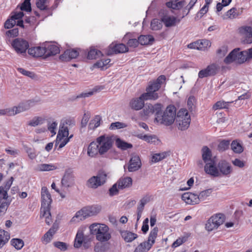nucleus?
<instances>
[{
  "mask_svg": "<svg viewBox=\"0 0 252 252\" xmlns=\"http://www.w3.org/2000/svg\"><path fill=\"white\" fill-rule=\"evenodd\" d=\"M74 125L75 122L71 119L63 118L61 120L55 144V147L58 146V150L63 148L69 141V138H64L68 136L69 129Z\"/></svg>",
  "mask_w": 252,
  "mask_h": 252,
  "instance_id": "1",
  "label": "nucleus"
},
{
  "mask_svg": "<svg viewBox=\"0 0 252 252\" xmlns=\"http://www.w3.org/2000/svg\"><path fill=\"white\" fill-rule=\"evenodd\" d=\"M89 230L90 234L94 235L99 242H106L111 238L110 229L104 223H94L90 225Z\"/></svg>",
  "mask_w": 252,
  "mask_h": 252,
  "instance_id": "2",
  "label": "nucleus"
},
{
  "mask_svg": "<svg viewBox=\"0 0 252 252\" xmlns=\"http://www.w3.org/2000/svg\"><path fill=\"white\" fill-rule=\"evenodd\" d=\"M101 210L100 205H95L83 208L77 212L75 216L71 219V223L79 222L86 218L97 215Z\"/></svg>",
  "mask_w": 252,
  "mask_h": 252,
  "instance_id": "3",
  "label": "nucleus"
},
{
  "mask_svg": "<svg viewBox=\"0 0 252 252\" xmlns=\"http://www.w3.org/2000/svg\"><path fill=\"white\" fill-rule=\"evenodd\" d=\"M176 109L174 106L169 105L165 111L162 113L161 111L155 118V120L161 124L165 126L171 125L175 121Z\"/></svg>",
  "mask_w": 252,
  "mask_h": 252,
  "instance_id": "4",
  "label": "nucleus"
},
{
  "mask_svg": "<svg viewBox=\"0 0 252 252\" xmlns=\"http://www.w3.org/2000/svg\"><path fill=\"white\" fill-rule=\"evenodd\" d=\"M190 116L186 109H181L177 113L175 119L176 125L179 130L187 129L190 123Z\"/></svg>",
  "mask_w": 252,
  "mask_h": 252,
  "instance_id": "5",
  "label": "nucleus"
},
{
  "mask_svg": "<svg viewBox=\"0 0 252 252\" xmlns=\"http://www.w3.org/2000/svg\"><path fill=\"white\" fill-rule=\"evenodd\" d=\"M239 50V48L234 49L232 50L224 59V63L229 64L235 62L237 63L241 64L248 61L246 51L240 52Z\"/></svg>",
  "mask_w": 252,
  "mask_h": 252,
  "instance_id": "6",
  "label": "nucleus"
},
{
  "mask_svg": "<svg viewBox=\"0 0 252 252\" xmlns=\"http://www.w3.org/2000/svg\"><path fill=\"white\" fill-rule=\"evenodd\" d=\"M96 142L99 149V154L103 155L112 148L114 141L110 136L101 135L96 138Z\"/></svg>",
  "mask_w": 252,
  "mask_h": 252,
  "instance_id": "7",
  "label": "nucleus"
},
{
  "mask_svg": "<svg viewBox=\"0 0 252 252\" xmlns=\"http://www.w3.org/2000/svg\"><path fill=\"white\" fill-rule=\"evenodd\" d=\"M106 177L107 175L104 172H99L96 176L91 177L86 185L89 188L96 189L105 183Z\"/></svg>",
  "mask_w": 252,
  "mask_h": 252,
  "instance_id": "8",
  "label": "nucleus"
},
{
  "mask_svg": "<svg viewBox=\"0 0 252 252\" xmlns=\"http://www.w3.org/2000/svg\"><path fill=\"white\" fill-rule=\"evenodd\" d=\"M41 208L42 211L44 212V214L47 213L49 214V209L52 202L51 195L48 189L45 187H43L41 190Z\"/></svg>",
  "mask_w": 252,
  "mask_h": 252,
  "instance_id": "9",
  "label": "nucleus"
},
{
  "mask_svg": "<svg viewBox=\"0 0 252 252\" xmlns=\"http://www.w3.org/2000/svg\"><path fill=\"white\" fill-rule=\"evenodd\" d=\"M224 221V216L221 214H216L211 217L206 223V229L211 231L217 229Z\"/></svg>",
  "mask_w": 252,
  "mask_h": 252,
  "instance_id": "10",
  "label": "nucleus"
},
{
  "mask_svg": "<svg viewBox=\"0 0 252 252\" xmlns=\"http://www.w3.org/2000/svg\"><path fill=\"white\" fill-rule=\"evenodd\" d=\"M12 47L18 54L24 55L29 47V42L21 38L14 39L11 43Z\"/></svg>",
  "mask_w": 252,
  "mask_h": 252,
  "instance_id": "11",
  "label": "nucleus"
},
{
  "mask_svg": "<svg viewBox=\"0 0 252 252\" xmlns=\"http://www.w3.org/2000/svg\"><path fill=\"white\" fill-rule=\"evenodd\" d=\"M219 70V66L216 63H212L206 68L200 70L198 72V77L203 78L208 76L215 75Z\"/></svg>",
  "mask_w": 252,
  "mask_h": 252,
  "instance_id": "12",
  "label": "nucleus"
},
{
  "mask_svg": "<svg viewBox=\"0 0 252 252\" xmlns=\"http://www.w3.org/2000/svg\"><path fill=\"white\" fill-rule=\"evenodd\" d=\"M33 102L31 100H28L20 103L18 106L9 108L10 116H14L20 113L28 110L33 106Z\"/></svg>",
  "mask_w": 252,
  "mask_h": 252,
  "instance_id": "13",
  "label": "nucleus"
},
{
  "mask_svg": "<svg viewBox=\"0 0 252 252\" xmlns=\"http://www.w3.org/2000/svg\"><path fill=\"white\" fill-rule=\"evenodd\" d=\"M161 108L162 105L160 103H156L155 105L146 104L143 111L145 116H149L155 113L157 117L161 111Z\"/></svg>",
  "mask_w": 252,
  "mask_h": 252,
  "instance_id": "14",
  "label": "nucleus"
},
{
  "mask_svg": "<svg viewBox=\"0 0 252 252\" xmlns=\"http://www.w3.org/2000/svg\"><path fill=\"white\" fill-rule=\"evenodd\" d=\"M141 165V161L139 156L133 155L128 163V171L130 172L136 171L140 168Z\"/></svg>",
  "mask_w": 252,
  "mask_h": 252,
  "instance_id": "15",
  "label": "nucleus"
},
{
  "mask_svg": "<svg viewBox=\"0 0 252 252\" xmlns=\"http://www.w3.org/2000/svg\"><path fill=\"white\" fill-rule=\"evenodd\" d=\"M240 33L245 36L243 40L244 43L250 44L252 43V28L250 26H242L239 29Z\"/></svg>",
  "mask_w": 252,
  "mask_h": 252,
  "instance_id": "16",
  "label": "nucleus"
},
{
  "mask_svg": "<svg viewBox=\"0 0 252 252\" xmlns=\"http://www.w3.org/2000/svg\"><path fill=\"white\" fill-rule=\"evenodd\" d=\"M216 165V164L214 160L206 162L204 167L205 172L214 177L220 176V171Z\"/></svg>",
  "mask_w": 252,
  "mask_h": 252,
  "instance_id": "17",
  "label": "nucleus"
},
{
  "mask_svg": "<svg viewBox=\"0 0 252 252\" xmlns=\"http://www.w3.org/2000/svg\"><path fill=\"white\" fill-rule=\"evenodd\" d=\"M218 168L220 175L227 176L231 173L232 168L229 162L225 160L220 161L218 164Z\"/></svg>",
  "mask_w": 252,
  "mask_h": 252,
  "instance_id": "18",
  "label": "nucleus"
},
{
  "mask_svg": "<svg viewBox=\"0 0 252 252\" xmlns=\"http://www.w3.org/2000/svg\"><path fill=\"white\" fill-rule=\"evenodd\" d=\"M45 49L44 58L56 55L60 53L59 47L54 44L46 43L43 44Z\"/></svg>",
  "mask_w": 252,
  "mask_h": 252,
  "instance_id": "19",
  "label": "nucleus"
},
{
  "mask_svg": "<svg viewBox=\"0 0 252 252\" xmlns=\"http://www.w3.org/2000/svg\"><path fill=\"white\" fill-rule=\"evenodd\" d=\"M182 199L188 204L194 205L199 203L197 194L193 193H184L182 196Z\"/></svg>",
  "mask_w": 252,
  "mask_h": 252,
  "instance_id": "20",
  "label": "nucleus"
},
{
  "mask_svg": "<svg viewBox=\"0 0 252 252\" xmlns=\"http://www.w3.org/2000/svg\"><path fill=\"white\" fill-rule=\"evenodd\" d=\"M161 22L164 24L166 27H171L179 23L180 19L171 15H164L161 18Z\"/></svg>",
  "mask_w": 252,
  "mask_h": 252,
  "instance_id": "21",
  "label": "nucleus"
},
{
  "mask_svg": "<svg viewBox=\"0 0 252 252\" xmlns=\"http://www.w3.org/2000/svg\"><path fill=\"white\" fill-rule=\"evenodd\" d=\"M79 55L77 50L68 49L64 51V53L60 56V59L64 62H67L71 59L76 58Z\"/></svg>",
  "mask_w": 252,
  "mask_h": 252,
  "instance_id": "22",
  "label": "nucleus"
},
{
  "mask_svg": "<svg viewBox=\"0 0 252 252\" xmlns=\"http://www.w3.org/2000/svg\"><path fill=\"white\" fill-rule=\"evenodd\" d=\"M165 79L164 75H160L156 80L150 82L147 88L156 93L160 88L161 84L165 82Z\"/></svg>",
  "mask_w": 252,
  "mask_h": 252,
  "instance_id": "23",
  "label": "nucleus"
},
{
  "mask_svg": "<svg viewBox=\"0 0 252 252\" xmlns=\"http://www.w3.org/2000/svg\"><path fill=\"white\" fill-rule=\"evenodd\" d=\"M109 48L111 50L108 52V54L123 53L128 51L127 47L123 43L116 45L112 44L109 46Z\"/></svg>",
  "mask_w": 252,
  "mask_h": 252,
  "instance_id": "24",
  "label": "nucleus"
},
{
  "mask_svg": "<svg viewBox=\"0 0 252 252\" xmlns=\"http://www.w3.org/2000/svg\"><path fill=\"white\" fill-rule=\"evenodd\" d=\"M45 52L43 44L41 46L31 47L28 49L29 54L34 57H44Z\"/></svg>",
  "mask_w": 252,
  "mask_h": 252,
  "instance_id": "25",
  "label": "nucleus"
},
{
  "mask_svg": "<svg viewBox=\"0 0 252 252\" xmlns=\"http://www.w3.org/2000/svg\"><path fill=\"white\" fill-rule=\"evenodd\" d=\"M145 100L143 98H141V96L138 98H133L129 103L130 106L135 110H140L144 106Z\"/></svg>",
  "mask_w": 252,
  "mask_h": 252,
  "instance_id": "26",
  "label": "nucleus"
},
{
  "mask_svg": "<svg viewBox=\"0 0 252 252\" xmlns=\"http://www.w3.org/2000/svg\"><path fill=\"white\" fill-rule=\"evenodd\" d=\"M132 180L129 177H126L120 178L117 181V185L119 189L128 188L131 186Z\"/></svg>",
  "mask_w": 252,
  "mask_h": 252,
  "instance_id": "27",
  "label": "nucleus"
},
{
  "mask_svg": "<svg viewBox=\"0 0 252 252\" xmlns=\"http://www.w3.org/2000/svg\"><path fill=\"white\" fill-rule=\"evenodd\" d=\"M179 0H170L166 3L167 7L174 10H179L183 8L186 4L184 0L178 1Z\"/></svg>",
  "mask_w": 252,
  "mask_h": 252,
  "instance_id": "28",
  "label": "nucleus"
},
{
  "mask_svg": "<svg viewBox=\"0 0 252 252\" xmlns=\"http://www.w3.org/2000/svg\"><path fill=\"white\" fill-rule=\"evenodd\" d=\"M120 234L126 243H130L138 237L137 234L127 230L121 231Z\"/></svg>",
  "mask_w": 252,
  "mask_h": 252,
  "instance_id": "29",
  "label": "nucleus"
},
{
  "mask_svg": "<svg viewBox=\"0 0 252 252\" xmlns=\"http://www.w3.org/2000/svg\"><path fill=\"white\" fill-rule=\"evenodd\" d=\"M137 137L150 144H156L159 141L158 138L155 135L139 134L137 135Z\"/></svg>",
  "mask_w": 252,
  "mask_h": 252,
  "instance_id": "30",
  "label": "nucleus"
},
{
  "mask_svg": "<svg viewBox=\"0 0 252 252\" xmlns=\"http://www.w3.org/2000/svg\"><path fill=\"white\" fill-rule=\"evenodd\" d=\"M244 8L242 7L236 8L233 7L227 11L226 16L229 19H233L241 15L243 12Z\"/></svg>",
  "mask_w": 252,
  "mask_h": 252,
  "instance_id": "31",
  "label": "nucleus"
},
{
  "mask_svg": "<svg viewBox=\"0 0 252 252\" xmlns=\"http://www.w3.org/2000/svg\"><path fill=\"white\" fill-rule=\"evenodd\" d=\"M74 183V177L73 175L68 172H66L62 180V184L64 186L69 187Z\"/></svg>",
  "mask_w": 252,
  "mask_h": 252,
  "instance_id": "32",
  "label": "nucleus"
},
{
  "mask_svg": "<svg viewBox=\"0 0 252 252\" xmlns=\"http://www.w3.org/2000/svg\"><path fill=\"white\" fill-rule=\"evenodd\" d=\"M99 154V149L96 142H91L88 147L87 154L91 157H94Z\"/></svg>",
  "mask_w": 252,
  "mask_h": 252,
  "instance_id": "33",
  "label": "nucleus"
},
{
  "mask_svg": "<svg viewBox=\"0 0 252 252\" xmlns=\"http://www.w3.org/2000/svg\"><path fill=\"white\" fill-rule=\"evenodd\" d=\"M146 93H145L141 95V98H143L145 100H156L158 98V95L157 93L153 92L149 88H147Z\"/></svg>",
  "mask_w": 252,
  "mask_h": 252,
  "instance_id": "34",
  "label": "nucleus"
},
{
  "mask_svg": "<svg viewBox=\"0 0 252 252\" xmlns=\"http://www.w3.org/2000/svg\"><path fill=\"white\" fill-rule=\"evenodd\" d=\"M170 154V152L168 151L163 152L160 153L154 154L152 156L151 161L154 163L159 162V161L169 156Z\"/></svg>",
  "mask_w": 252,
  "mask_h": 252,
  "instance_id": "35",
  "label": "nucleus"
},
{
  "mask_svg": "<svg viewBox=\"0 0 252 252\" xmlns=\"http://www.w3.org/2000/svg\"><path fill=\"white\" fill-rule=\"evenodd\" d=\"M10 239V234L3 229L0 230V249L5 245Z\"/></svg>",
  "mask_w": 252,
  "mask_h": 252,
  "instance_id": "36",
  "label": "nucleus"
},
{
  "mask_svg": "<svg viewBox=\"0 0 252 252\" xmlns=\"http://www.w3.org/2000/svg\"><path fill=\"white\" fill-rule=\"evenodd\" d=\"M56 232L55 228H51L42 237L41 241L43 243L47 244L49 243L53 238V235Z\"/></svg>",
  "mask_w": 252,
  "mask_h": 252,
  "instance_id": "37",
  "label": "nucleus"
},
{
  "mask_svg": "<svg viewBox=\"0 0 252 252\" xmlns=\"http://www.w3.org/2000/svg\"><path fill=\"white\" fill-rule=\"evenodd\" d=\"M154 41V38L151 35H142L138 37V41L141 45L152 44Z\"/></svg>",
  "mask_w": 252,
  "mask_h": 252,
  "instance_id": "38",
  "label": "nucleus"
},
{
  "mask_svg": "<svg viewBox=\"0 0 252 252\" xmlns=\"http://www.w3.org/2000/svg\"><path fill=\"white\" fill-rule=\"evenodd\" d=\"M202 156L203 160L205 163L214 160L211 158V150L206 146L203 147L202 149Z\"/></svg>",
  "mask_w": 252,
  "mask_h": 252,
  "instance_id": "39",
  "label": "nucleus"
},
{
  "mask_svg": "<svg viewBox=\"0 0 252 252\" xmlns=\"http://www.w3.org/2000/svg\"><path fill=\"white\" fill-rule=\"evenodd\" d=\"M116 145L118 148L122 150H126L132 147L131 144L128 143L119 138L116 139Z\"/></svg>",
  "mask_w": 252,
  "mask_h": 252,
  "instance_id": "40",
  "label": "nucleus"
},
{
  "mask_svg": "<svg viewBox=\"0 0 252 252\" xmlns=\"http://www.w3.org/2000/svg\"><path fill=\"white\" fill-rule=\"evenodd\" d=\"M84 240V234L82 230H79L76 235L74 246L75 248H80Z\"/></svg>",
  "mask_w": 252,
  "mask_h": 252,
  "instance_id": "41",
  "label": "nucleus"
},
{
  "mask_svg": "<svg viewBox=\"0 0 252 252\" xmlns=\"http://www.w3.org/2000/svg\"><path fill=\"white\" fill-rule=\"evenodd\" d=\"M230 146L231 149L235 153L240 154L244 151V148L241 143L237 140L233 141Z\"/></svg>",
  "mask_w": 252,
  "mask_h": 252,
  "instance_id": "42",
  "label": "nucleus"
},
{
  "mask_svg": "<svg viewBox=\"0 0 252 252\" xmlns=\"http://www.w3.org/2000/svg\"><path fill=\"white\" fill-rule=\"evenodd\" d=\"M45 119L41 117H34L28 122V125L30 126L35 127L44 123Z\"/></svg>",
  "mask_w": 252,
  "mask_h": 252,
  "instance_id": "43",
  "label": "nucleus"
},
{
  "mask_svg": "<svg viewBox=\"0 0 252 252\" xmlns=\"http://www.w3.org/2000/svg\"><path fill=\"white\" fill-rule=\"evenodd\" d=\"M11 245L16 250H21L24 246L23 240L19 238H13L10 240Z\"/></svg>",
  "mask_w": 252,
  "mask_h": 252,
  "instance_id": "44",
  "label": "nucleus"
},
{
  "mask_svg": "<svg viewBox=\"0 0 252 252\" xmlns=\"http://www.w3.org/2000/svg\"><path fill=\"white\" fill-rule=\"evenodd\" d=\"M212 192V189H207L201 191L199 194H197V197L199 199V203L200 201H203L206 199L209 196H210Z\"/></svg>",
  "mask_w": 252,
  "mask_h": 252,
  "instance_id": "45",
  "label": "nucleus"
},
{
  "mask_svg": "<svg viewBox=\"0 0 252 252\" xmlns=\"http://www.w3.org/2000/svg\"><path fill=\"white\" fill-rule=\"evenodd\" d=\"M150 249V245L143 242L136 247L133 252H147Z\"/></svg>",
  "mask_w": 252,
  "mask_h": 252,
  "instance_id": "46",
  "label": "nucleus"
},
{
  "mask_svg": "<svg viewBox=\"0 0 252 252\" xmlns=\"http://www.w3.org/2000/svg\"><path fill=\"white\" fill-rule=\"evenodd\" d=\"M102 55L101 52L95 49H91L88 54V58L90 60L95 59Z\"/></svg>",
  "mask_w": 252,
  "mask_h": 252,
  "instance_id": "47",
  "label": "nucleus"
},
{
  "mask_svg": "<svg viewBox=\"0 0 252 252\" xmlns=\"http://www.w3.org/2000/svg\"><path fill=\"white\" fill-rule=\"evenodd\" d=\"M110 62V59H102L97 62L94 65L95 66L102 69H103L104 68H107L108 66H109Z\"/></svg>",
  "mask_w": 252,
  "mask_h": 252,
  "instance_id": "48",
  "label": "nucleus"
},
{
  "mask_svg": "<svg viewBox=\"0 0 252 252\" xmlns=\"http://www.w3.org/2000/svg\"><path fill=\"white\" fill-rule=\"evenodd\" d=\"M57 167L53 164H41L38 166V169L41 171H49L56 169Z\"/></svg>",
  "mask_w": 252,
  "mask_h": 252,
  "instance_id": "49",
  "label": "nucleus"
},
{
  "mask_svg": "<svg viewBox=\"0 0 252 252\" xmlns=\"http://www.w3.org/2000/svg\"><path fill=\"white\" fill-rule=\"evenodd\" d=\"M230 102H226L224 101H217L213 106V109L214 110H217L218 109H224L227 108L228 104Z\"/></svg>",
  "mask_w": 252,
  "mask_h": 252,
  "instance_id": "50",
  "label": "nucleus"
},
{
  "mask_svg": "<svg viewBox=\"0 0 252 252\" xmlns=\"http://www.w3.org/2000/svg\"><path fill=\"white\" fill-rule=\"evenodd\" d=\"M162 27V23L158 19H154L151 21V28L152 30H159L161 29Z\"/></svg>",
  "mask_w": 252,
  "mask_h": 252,
  "instance_id": "51",
  "label": "nucleus"
},
{
  "mask_svg": "<svg viewBox=\"0 0 252 252\" xmlns=\"http://www.w3.org/2000/svg\"><path fill=\"white\" fill-rule=\"evenodd\" d=\"M126 125L124 123L116 122L112 123L109 126V129L111 130H115L126 127Z\"/></svg>",
  "mask_w": 252,
  "mask_h": 252,
  "instance_id": "52",
  "label": "nucleus"
},
{
  "mask_svg": "<svg viewBox=\"0 0 252 252\" xmlns=\"http://www.w3.org/2000/svg\"><path fill=\"white\" fill-rule=\"evenodd\" d=\"M101 118L99 116H96L90 124L91 128H95L100 126Z\"/></svg>",
  "mask_w": 252,
  "mask_h": 252,
  "instance_id": "53",
  "label": "nucleus"
},
{
  "mask_svg": "<svg viewBox=\"0 0 252 252\" xmlns=\"http://www.w3.org/2000/svg\"><path fill=\"white\" fill-rule=\"evenodd\" d=\"M58 126V123L56 122H53L49 123L48 124V129L52 134V136L55 135L56 134V130Z\"/></svg>",
  "mask_w": 252,
  "mask_h": 252,
  "instance_id": "54",
  "label": "nucleus"
},
{
  "mask_svg": "<svg viewBox=\"0 0 252 252\" xmlns=\"http://www.w3.org/2000/svg\"><path fill=\"white\" fill-rule=\"evenodd\" d=\"M36 6L41 10L47 9V0H37L36 2Z\"/></svg>",
  "mask_w": 252,
  "mask_h": 252,
  "instance_id": "55",
  "label": "nucleus"
},
{
  "mask_svg": "<svg viewBox=\"0 0 252 252\" xmlns=\"http://www.w3.org/2000/svg\"><path fill=\"white\" fill-rule=\"evenodd\" d=\"M17 70L23 75L28 76L31 78H34L35 77V74L33 72L30 71L23 68H18Z\"/></svg>",
  "mask_w": 252,
  "mask_h": 252,
  "instance_id": "56",
  "label": "nucleus"
},
{
  "mask_svg": "<svg viewBox=\"0 0 252 252\" xmlns=\"http://www.w3.org/2000/svg\"><path fill=\"white\" fill-rule=\"evenodd\" d=\"M9 204L10 202H7L5 200L0 199V215L6 211Z\"/></svg>",
  "mask_w": 252,
  "mask_h": 252,
  "instance_id": "57",
  "label": "nucleus"
},
{
  "mask_svg": "<svg viewBox=\"0 0 252 252\" xmlns=\"http://www.w3.org/2000/svg\"><path fill=\"white\" fill-rule=\"evenodd\" d=\"M229 144L230 142L229 140H223L219 144L218 148L220 151H225L228 148Z\"/></svg>",
  "mask_w": 252,
  "mask_h": 252,
  "instance_id": "58",
  "label": "nucleus"
},
{
  "mask_svg": "<svg viewBox=\"0 0 252 252\" xmlns=\"http://www.w3.org/2000/svg\"><path fill=\"white\" fill-rule=\"evenodd\" d=\"M199 41V44L202 48L201 50H205L206 49L210 47L211 45V42L207 39H203Z\"/></svg>",
  "mask_w": 252,
  "mask_h": 252,
  "instance_id": "59",
  "label": "nucleus"
},
{
  "mask_svg": "<svg viewBox=\"0 0 252 252\" xmlns=\"http://www.w3.org/2000/svg\"><path fill=\"white\" fill-rule=\"evenodd\" d=\"M20 9L21 10H24L26 11H31V6L30 0H25L24 2L22 4Z\"/></svg>",
  "mask_w": 252,
  "mask_h": 252,
  "instance_id": "60",
  "label": "nucleus"
},
{
  "mask_svg": "<svg viewBox=\"0 0 252 252\" xmlns=\"http://www.w3.org/2000/svg\"><path fill=\"white\" fill-rule=\"evenodd\" d=\"M228 52L227 47L225 46H223L220 47L217 51V54L218 57L221 58L224 56Z\"/></svg>",
  "mask_w": 252,
  "mask_h": 252,
  "instance_id": "61",
  "label": "nucleus"
},
{
  "mask_svg": "<svg viewBox=\"0 0 252 252\" xmlns=\"http://www.w3.org/2000/svg\"><path fill=\"white\" fill-rule=\"evenodd\" d=\"M16 23V22L11 17L7 19L4 23V28L7 29L12 28Z\"/></svg>",
  "mask_w": 252,
  "mask_h": 252,
  "instance_id": "62",
  "label": "nucleus"
},
{
  "mask_svg": "<svg viewBox=\"0 0 252 252\" xmlns=\"http://www.w3.org/2000/svg\"><path fill=\"white\" fill-rule=\"evenodd\" d=\"M209 9V6L206 5H204L200 11L197 13L195 19L199 18H201L205 14H206Z\"/></svg>",
  "mask_w": 252,
  "mask_h": 252,
  "instance_id": "63",
  "label": "nucleus"
},
{
  "mask_svg": "<svg viewBox=\"0 0 252 252\" xmlns=\"http://www.w3.org/2000/svg\"><path fill=\"white\" fill-rule=\"evenodd\" d=\"M233 164L239 168H242L245 166V161L242 160L239 158H235L234 160L232 161Z\"/></svg>",
  "mask_w": 252,
  "mask_h": 252,
  "instance_id": "64",
  "label": "nucleus"
}]
</instances>
